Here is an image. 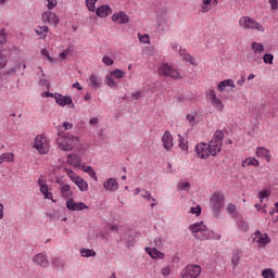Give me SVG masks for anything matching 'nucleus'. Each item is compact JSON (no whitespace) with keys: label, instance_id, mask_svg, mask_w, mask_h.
<instances>
[{"label":"nucleus","instance_id":"f257e3e1","mask_svg":"<svg viewBox=\"0 0 278 278\" xmlns=\"http://www.w3.org/2000/svg\"><path fill=\"white\" fill-rule=\"evenodd\" d=\"M56 144L61 151H73V149H79L80 142L79 137H75L70 134L62 135L61 131L58 132Z\"/></svg>","mask_w":278,"mask_h":278},{"label":"nucleus","instance_id":"f03ea898","mask_svg":"<svg viewBox=\"0 0 278 278\" xmlns=\"http://www.w3.org/2000/svg\"><path fill=\"white\" fill-rule=\"evenodd\" d=\"M189 229L197 240H210V238H212V230H210L203 222L191 225Z\"/></svg>","mask_w":278,"mask_h":278},{"label":"nucleus","instance_id":"7ed1b4c3","mask_svg":"<svg viewBox=\"0 0 278 278\" xmlns=\"http://www.w3.org/2000/svg\"><path fill=\"white\" fill-rule=\"evenodd\" d=\"M225 139V134L222 130H216L213 139L207 143L211 155L216 157L218 153L223 151V140Z\"/></svg>","mask_w":278,"mask_h":278},{"label":"nucleus","instance_id":"20e7f679","mask_svg":"<svg viewBox=\"0 0 278 278\" xmlns=\"http://www.w3.org/2000/svg\"><path fill=\"white\" fill-rule=\"evenodd\" d=\"M159 75H161V77H170V79H184L179 71L166 63L160 65Z\"/></svg>","mask_w":278,"mask_h":278},{"label":"nucleus","instance_id":"39448f33","mask_svg":"<svg viewBox=\"0 0 278 278\" xmlns=\"http://www.w3.org/2000/svg\"><path fill=\"white\" fill-rule=\"evenodd\" d=\"M35 149H37V151L41 155H47V153H49V149H51V143L49 142V139H47V136L38 135L35 138Z\"/></svg>","mask_w":278,"mask_h":278},{"label":"nucleus","instance_id":"423d86ee","mask_svg":"<svg viewBox=\"0 0 278 278\" xmlns=\"http://www.w3.org/2000/svg\"><path fill=\"white\" fill-rule=\"evenodd\" d=\"M240 27H243V29H256V31H265L264 26L262 24L257 23L255 20L243 16L239 21Z\"/></svg>","mask_w":278,"mask_h":278},{"label":"nucleus","instance_id":"0eeeda50","mask_svg":"<svg viewBox=\"0 0 278 278\" xmlns=\"http://www.w3.org/2000/svg\"><path fill=\"white\" fill-rule=\"evenodd\" d=\"M210 201L212 208L215 212V216H217L218 212H220L222 207L225 205V194L220 192H215L211 195Z\"/></svg>","mask_w":278,"mask_h":278},{"label":"nucleus","instance_id":"6e6552de","mask_svg":"<svg viewBox=\"0 0 278 278\" xmlns=\"http://www.w3.org/2000/svg\"><path fill=\"white\" fill-rule=\"evenodd\" d=\"M199 275H201L199 265H187L180 274L181 278H199Z\"/></svg>","mask_w":278,"mask_h":278},{"label":"nucleus","instance_id":"1a4fd4ad","mask_svg":"<svg viewBox=\"0 0 278 278\" xmlns=\"http://www.w3.org/2000/svg\"><path fill=\"white\" fill-rule=\"evenodd\" d=\"M207 96L211 100L213 108H215L217 112H223V110H225V104L223 103V100L216 97V91H214V89H210Z\"/></svg>","mask_w":278,"mask_h":278},{"label":"nucleus","instance_id":"9d476101","mask_svg":"<svg viewBox=\"0 0 278 278\" xmlns=\"http://www.w3.org/2000/svg\"><path fill=\"white\" fill-rule=\"evenodd\" d=\"M194 150L197 152L198 157H200L201 160H205L210 157V155H212L208 143H198Z\"/></svg>","mask_w":278,"mask_h":278},{"label":"nucleus","instance_id":"9b49d317","mask_svg":"<svg viewBox=\"0 0 278 278\" xmlns=\"http://www.w3.org/2000/svg\"><path fill=\"white\" fill-rule=\"evenodd\" d=\"M253 242H257L261 247H266V244H270V237L267 233H262V231L256 230L252 235Z\"/></svg>","mask_w":278,"mask_h":278},{"label":"nucleus","instance_id":"f8f14e48","mask_svg":"<svg viewBox=\"0 0 278 278\" xmlns=\"http://www.w3.org/2000/svg\"><path fill=\"white\" fill-rule=\"evenodd\" d=\"M54 99L58 105H61V108H65V105H71V108L75 110V104H73V98H71V96H62V93H55Z\"/></svg>","mask_w":278,"mask_h":278},{"label":"nucleus","instance_id":"ddd939ff","mask_svg":"<svg viewBox=\"0 0 278 278\" xmlns=\"http://www.w3.org/2000/svg\"><path fill=\"white\" fill-rule=\"evenodd\" d=\"M66 207L71 212H81V210H88V205H86L84 202H75L73 198L67 200Z\"/></svg>","mask_w":278,"mask_h":278},{"label":"nucleus","instance_id":"4468645a","mask_svg":"<svg viewBox=\"0 0 278 278\" xmlns=\"http://www.w3.org/2000/svg\"><path fill=\"white\" fill-rule=\"evenodd\" d=\"M41 194H43L45 199H52L53 194L49 192V185H47V179H45V176H40L37 181Z\"/></svg>","mask_w":278,"mask_h":278},{"label":"nucleus","instance_id":"2eb2a0df","mask_svg":"<svg viewBox=\"0 0 278 278\" xmlns=\"http://www.w3.org/2000/svg\"><path fill=\"white\" fill-rule=\"evenodd\" d=\"M42 23H49L50 25L56 26L60 23V18L53 12H45L41 16Z\"/></svg>","mask_w":278,"mask_h":278},{"label":"nucleus","instance_id":"dca6fc26","mask_svg":"<svg viewBox=\"0 0 278 278\" xmlns=\"http://www.w3.org/2000/svg\"><path fill=\"white\" fill-rule=\"evenodd\" d=\"M112 21L118 25H125V23H129V15L125 12L115 13L112 15Z\"/></svg>","mask_w":278,"mask_h":278},{"label":"nucleus","instance_id":"f3484780","mask_svg":"<svg viewBox=\"0 0 278 278\" xmlns=\"http://www.w3.org/2000/svg\"><path fill=\"white\" fill-rule=\"evenodd\" d=\"M162 142H163L164 149H166L167 151H170V149L175 147V144L173 143V135H170V131L167 130L164 132L162 137Z\"/></svg>","mask_w":278,"mask_h":278},{"label":"nucleus","instance_id":"a211bd4d","mask_svg":"<svg viewBox=\"0 0 278 278\" xmlns=\"http://www.w3.org/2000/svg\"><path fill=\"white\" fill-rule=\"evenodd\" d=\"M56 184L61 185V195L63 199H71L73 191H71V185L63 184L62 180L58 179Z\"/></svg>","mask_w":278,"mask_h":278},{"label":"nucleus","instance_id":"6ab92c4d","mask_svg":"<svg viewBox=\"0 0 278 278\" xmlns=\"http://www.w3.org/2000/svg\"><path fill=\"white\" fill-rule=\"evenodd\" d=\"M33 262L42 268H47L49 266V261L47 260V255L43 253H39L34 256Z\"/></svg>","mask_w":278,"mask_h":278},{"label":"nucleus","instance_id":"aec40b11","mask_svg":"<svg viewBox=\"0 0 278 278\" xmlns=\"http://www.w3.org/2000/svg\"><path fill=\"white\" fill-rule=\"evenodd\" d=\"M103 188L108 190V192H116L118 190V181L115 178H109L104 184Z\"/></svg>","mask_w":278,"mask_h":278},{"label":"nucleus","instance_id":"412c9836","mask_svg":"<svg viewBox=\"0 0 278 278\" xmlns=\"http://www.w3.org/2000/svg\"><path fill=\"white\" fill-rule=\"evenodd\" d=\"M96 14L100 16V18H105L112 14V8L108 4L101 5L96 10Z\"/></svg>","mask_w":278,"mask_h":278},{"label":"nucleus","instance_id":"4be33fe9","mask_svg":"<svg viewBox=\"0 0 278 278\" xmlns=\"http://www.w3.org/2000/svg\"><path fill=\"white\" fill-rule=\"evenodd\" d=\"M216 5H218V0H202L201 10L203 13L210 12Z\"/></svg>","mask_w":278,"mask_h":278},{"label":"nucleus","instance_id":"5701e85b","mask_svg":"<svg viewBox=\"0 0 278 278\" xmlns=\"http://www.w3.org/2000/svg\"><path fill=\"white\" fill-rule=\"evenodd\" d=\"M146 252L153 258V260H164V253H162L156 248H146Z\"/></svg>","mask_w":278,"mask_h":278},{"label":"nucleus","instance_id":"b1692460","mask_svg":"<svg viewBox=\"0 0 278 278\" xmlns=\"http://www.w3.org/2000/svg\"><path fill=\"white\" fill-rule=\"evenodd\" d=\"M89 86L94 90H99L101 88V78L97 76V74H91L89 76Z\"/></svg>","mask_w":278,"mask_h":278},{"label":"nucleus","instance_id":"393cba45","mask_svg":"<svg viewBox=\"0 0 278 278\" xmlns=\"http://www.w3.org/2000/svg\"><path fill=\"white\" fill-rule=\"evenodd\" d=\"M73 182L77 186V188L80 190V192H86L88 190V182L84 180L81 177H74Z\"/></svg>","mask_w":278,"mask_h":278},{"label":"nucleus","instance_id":"a878e982","mask_svg":"<svg viewBox=\"0 0 278 278\" xmlns=\"http://www.w3.org/2000/svg\"><path fill=\"white\" fill-rule=\"evenodd\" d=\"M67 163L75 168H79V166H81V159L77 154H68Z\"/></svg>","mask_w":278,"mask_h":278},{"label":"nucleus","instance_id":"bb28decb","mask_svg":"<svg viewBox=\"0 0 278 278\" xmlns=\"http://www.w3.org/2000/svg\"><path fill=\"white\" fill-rule=\"evenodd\" d=\"M256 155L257 157H265L266 162H270V151L266 148H257Z\"/></svg>","mask_w":278,"mask_h":278},{"label":"nucleus","instance_id":"cd10ccee","mask_svg":"<svg viewBox=\"0 0 278 278\" xmlns=\"http://www.w3.org/2000/svg\"><path fill=\"white\" fill-rule=\"evenodd\" d=\"M251 49L255 55H257L258 53H264V45L260 42L253 41L251 45Z\"/></svg>","mask_w":278,"mask_h":278},{"label":"nucleus","instance_id":"c85d7f7f","mask_svg":"<svg viewBox=\"0 0 278 278\" xmlns=\"http://www.w3.org/2000/svg\"><path fill=\"white\" fill-rule=\"evenodd\" d=\"M37 36H41V38H47V34H49V27L47 26H38L35 29Z\"/></svg>","mask_w":278,"mask_h":278},{"label":"nucleus","instance_id":"c756f323","mask_svg":"<svg viewBox=\"0 0 278 278\" xmlns=\"http://www.w3.org/2000/svg\"><path fill=\"white\" fill-rule=\"evenodd\" d=\"M233 268H238V265L240 264V251L239 250H235L232 252V258H231Z\"/></svg>","mask_w":278,"mask_h":278},{"label":"nucleus","instance_id":"7c9ffc66","mask_svg":"<svg viewBox=\"0 0 278 278\" xmlns=\"http://www.w3.org/2000/svg\"><path fill=\"white\" fill-rule=\"evenodd\" d=\"M84 173H88V175H90V177L92 179H94V181H98L99 179L97 178V173L94 172V169H92L91 166H86V165H83L81 166Z\"/></svg>","mask_w":278,"mask_h":278},{"label":"nucleus","instance_id":"2f4dec72","mask_svg":"<svg viewBox=\"0 0 278 278\" xmlns=\"http://www.w3.org/2000/svg\"><path fill=\"white\" fill-rule=\"evenodd\" d=\"M3 162H14V153H3L0 155V164Z\"/></svg>","mask_w":278,"mask_h":278},{"label":"nucleus","instance_id":"473e14b6","mask_svg":"<svg viewBox=\"0 0 278 278\" xmlns=\"http://www.w3.org/2000/svg\"><path fill=\"white\" fill-rule=\"evenodd\" d=\"M242 166H260V161H257L255 157H248L245 159V162L242 163Z\"/></svg>","mask_w":278,"mask_h":278},{"label":"nucleus","instance_id":"72a5a7b5","mask_svg":"<svg viewBox=\"0 0 278 278\" xmlns=\"http://www.w3.org/2000/svg\"><path fill=\"white\" fill-rule=\"evenodd\" d=\"M80 254L83 257H94L97 255V252L90 249H81Z\"/></svg>","mask_w":278,"mask_h":278},{"label":"nucleus","instance_id":"f704fd0d","mask_svg":"<svg viewBox=\"0 0 278 278\" xmlns=\"http://www.w3.org/2000/svg\"><path fill=\"white\" fill-rule=\"evenodd\" d=\"M105 84L109 86V88H116V81H114V76L112 74H109L105 76Z\"/></svg>","mask_w":278,"mask_h":278},{"label":"nucleus","instance_id":"c9c22d12","mask_svg":"<svg viewBox=\"0 0 278 278\" xmlns=\"http://www.w3.org/2000/svg\"><path fill=\"white\" fill-rule=\"evenodd\" d=\"M230 84H231V79L223 80L218 84L217 90H219V92H224L225 88L229 87Z\"/></svg>","mask_w":278,"mask_h":278},{"label":"nucleus","instance_id":"e433bc0d","mask_svg":"<svg viewBox=\"0 0 278 278\" xmlns=\"http://www.w3.org/2000/svg\"><path fill=\"white\" fill-rule=\"evenodd\" d=\"M21 66H23V64L17 62L13 67L9 68L5 72V75H8V76L14 75V73H16V71H20Z\"/></svg>","mask_w":278,"mask_h":278},{"label":"nucleus","instance_id":"4c0bfd02","mask_svg":"<svg viewBox=\"0 0 278 278\" xmlns=\"http://www.w3.org/2000/svg\"><path fill=\"white\" fill-rule=\"evenodd\" d=\"M179 149H181V151H188V141L186 139H184L181 137V135H179V144H178Z\"/></svg>","mask_w":278,"mask_h":278},{"label":"nucleus","instance_id":"58836bf2","mask_svg":"<svg viewBox=\"0 0 278 278\" xmlns=\"http://www.w3.org/2000/svg\"><path fill=\"white\" fill-rule=\"evenodd\" d=\"M270 197V190H262L258 192V199L262 202H264V199H268Z\"/></svg>","mask_w":278,"mask_h":278},{"label":"nucleus","instance_id":"ea45409f","mask_svg":"<svg viewBox=\"0 0 278 278\" xmlns=\"http://www.w3.org/2000/svg\"><path fill=\"white\" fill-rule=\"evenodd\" d=\"M111 75H113V77L116 79H123L125 77V72H123V70H114L111 72Z\"/></svg>","mask_w":278,"mask_h":278},{"label":"nucleus","instance_id":"a19ab883","mask_svg":"<svg viewBox=\"0 0 278 278\" xmlns=\"http://www.w3.org/2000/svg\"><path fill=\"white\" fill-rule=\"evenodd\" d=\"M262 277L263 278H275V273H273L271 268H267L262 271Z\"/></svg>","mask_w":278,"mask_h":278},{"label":"nucleus","instance_id":"79ce46f5","mask_svg":"<svg viewBox=\"0 0 278 278\" xmlns=\"http://www.w3.org/2000/svg\"><path fill=\"white\" fill-rule=\"evenodd\" d=\"M179 53L184 60H187V62H190V64H194V58L190 56V54H187L186 51L180 50Z\"/></svg>","mask_w":278,"mask_h":278},{"label":"nucleus","instance_id":"37998d69","mask_svg":"<svg viewBox=\"0 0 278 278\" xmlns=\"http://www.w3.org/2000/svg\"><path fill=\"white\" fill-rule=\"evenodd\" d=\"M96 4H97V0H86V5H87L89 12H94Z\"/></svg>","mask_w":278,"mask_h":278},{"label":"nucleus","instance_id":"c03bdc74","mask_svg":"<svg viewBox=\"0 0 278 278\" xmlns=\"http://www.w3.org/2000/svg\"><path fill=\"white\" fill-rule=\"evenodd\" d=\"M141 197H142V199H147L148 201H155V198H153L151 195V193L149 191H147L146 189L141 190Z\"/></svg>","mask_w":278,"mask_h":278},{"label":"nucleus","instance_id":"a18cd8bd","mask_svg":"<svg viewBox=\"0 0 278 278\" xmlns=\"http://www.w3.org/2000/svg\"><path fill=\"white\" fill-rule=\"evenodd\" d=\"M8 42V35L5 34V29L0 30V45L3 46Z\"/></svg>","mask_w":278,"mask_h":278},{"label":"nucleus","instance_id":"49530a36","mask_svg":"<svg viewBox=\"0 0 278 278\" xmlns=\"http://www.w3.org/2000/svg\"><path fill=\"white\" fill-rule=\"evenodd\" d=\"M177 188L180 192L184 190H190V182H179Z\"/></svg>","mask_w":278,"mask_h":278},{"label":"nucleus","instance_id":"de8ad7c7","mask_svg":"<svg viewBox=\"0 0 278 278\" xmlns=\"http://www.w3.org/2000/svg\"><path fill=\"white\" fill-rule=\"evenodd\" d=\"M273 60H275V56L273 54L266 53L263 56V61H264L265 64H273Z\"/></svg>","mask_w":278,"mask_h":278},{"label":"nucleus","instance_id":"09e8293b","mask_svg":"<svg viewBox=\"0 0 278 278\" xmlns=\"http://www.w3.org/2000/svg\"><path fill=\"white\" fill-rule=\"evenodd\" d=\"M102 62L103 64H105L106 66H112V64H114V60L108 55H104L102 58Z\"/></svg>","mask_w":278,"mask_h":278},{"label":"nucleus","instance_id":"8fccbe9b","mask_svg":"<svg viewBox=\"0 0 278 278\" xmlns=\"http://www.w3.org/2000/svg\"><path fill=\"white\" fill-rule=\"evenodd\" d=\"M47 3V8L48 10H53V8H55V5H58V0H46Z\"/></svg>","mask_w":278,"mask_h":278},{"label":"nucleus","instance_id":"3c124183","mask_svg":"<svg viewBox=\"0 0 278 278\" xmlns=\"http://www.w3.org/2000/svg\"><path fill=\"white\" fill-rule=\"evenodd\" d=\"M41 54L43 55V58H47L49 62L53 63V58H51V55L49 54V50H47V48H43L41 50Z\"/></svg>","mask_w":278,"mask_h":278},{"label":"nucleus","instance_id":"603ef678","mask_svg":"<svg viewBox=\"0 0 278 278\" xmlns=\"http://www.w3.org/2000/svg\"><path fill=\"white\" fill-rule=\"evenodd\" d=\"M161 275H163V277H168L170 276V266H165L161 269Z\"/></svg>","mask_w":278,"mask_h":278},{"label":"nucleus","instance_id":"864d4df0","mask_svg":"<svg viewBox=\"0 0 278 278\" xmlns=\"http://www.w3.org/2000/svg\"><path fill=\"white\" fill-rule=\"evenodd\" d=\"M190 213L195 214V216H201V206L191 207Z\"/></svg>","mask_w":278,"mask_h":278},{"label":"nucleus","instance_id":"5fc2aeb1","mask_svg":"<svg viewBox=\"0 0 278 278\" xmlns=\"http://www.w3.org/2000/svg\"><path fill=\"white\" fill-rule=\"evenodd\" d=\"M68 53H71V50H70V49L63 50V51L59 54L60 60H66V58H68Z\"/></svg>","mask_w":278,"mask_h":278},{"label":"nucleus","instance_id":"6e6d98bb","mask_svg":"<svg viewBox=\"0 0 278 278\" xmlns=\"http://www.w3.org/2000/svg\"><path fill=\"white\" fill-rule=\"evenodd\" d=\"M140 42H143V45H149L151 42L149 35H142L139 37Z\"/></svg>","mask_w":278,"mask_h":278},{"label":"nucleus","instance_id":"4d7b16f0","mask_svg":"<svg viewBox=\"0 0 278 278\" xmlns=\"http://www.w3.org/2000/svg\"><path fill=\"white\" fill-rule=\"evenodd\" d=\"M8 58L0 51V68H4Z\"/></svg>","mask_w":278,"mask_h":278},{"label":"nucleus","instance_id":"13d9d810","mask_svg":"<svg viewBox=\"0 0 278 278\" xmlns=\"http://www.w3.org/2000/svg\"><path fill=\"white\" fill-rule=\"evenodd\" d=\"M63 127L65 131H68V129H73V124L70 122H64Z\"/></svg>","mask_w":278,"mask_h":278},{"label":"nucleus","instance_id":"bf43d9fd","mask_svg":"<svg viewBox=\"0 0 278 278\" xmlns=\"http://www.w3.org/2000/svg\"><path fill=\"white\" fill-rule=\"evenodd\" d=\"M271 10H278V1L277 0H269Z\"/></svg>","mask_w":278,"mask_h":278},{"label":"nucleus","instance_id":"052dcab7","mask_svg":"<svg viewBox=\"0 0 278 278\" xmlns=\"http://www.w3.org/2000/svg\"><path fill=\"white\" fill-rule=\"evenodd\" d=\"M66 175L70 177V179L73 181L74 177H79L77 175H75V173H73V170L71 169H66Z\"/></svg>","mask_w":278,"mask_h":278},{"label":"nucleus","instance_id":"680f3d73","mask_svg":"<svg viewBox=\"0 0 278 278\" xmlns=\"http://www.w3.org/2000/svg\"><path fill=\"white\" fill-rule=\"evenodd\" d=\"M229 214H236V205L229 204L227 207Z\"/></svg>","mask_w":278,"mask_h":278},{"label":"nucleus","instance_id":"e2e57ef3","mask_svg":"<svg viewBox=\"0 0 278 278\" xmlns=\"http://www.w3.org/2000/svg\"><path fill=\"white\" fill-rule=\"evenodd\" d=\"M143 51L146 55H153V48L151 47H146Z\"/></svg>","mask_w":278,"mask_h":278},{"label":"nucleus","instance_id":"0e129e2a","mask_svg":"<svg viewBox=\"0 0 278 278\" xmlns=\"http://www.w3.org/2000/svg\"><path fill=\"white\" fill-rule=\"evenodd\" d=\"M211 238L213 240H220V235H218V233H216V232L211 230Z\"/></svg>","mask_w":278,"mask_h":278},{"label":"nucleus","instance_id":"69168bd1","mask_svg":"<svg viewBox=\"0 0 278 278\" xmlns=\"http://www.w3.org/2000/svg\"><path fill=\"white\" fill-rule=\"evenodd\" d=\"M98 124H99V118L98 117H92L89 121V125H91V126H94V125H98Z\"/></svg>","mask_w":278,"mask_h":278},{"label":"nucleus","instance_id":"338daca9","mask_svg":"<svg viewBox=\"0 0 278 278\" xmlns=\"http://www.w3.org/2000/svg\"><path fill=\"white\" fill-rule=\"evenodd\" d=\"M154 247H162V238L157 237L154 239Z\"/></svg>","mask_w":278,"mask_h":278},{"label":"nucleus","instance_id":"774afa93","mask_svg":"<svg viewBox=\"0 0 278 278\" xmlns=\"http://www.w3.org/2000/svg\"><path fill=\"white\" fill-rule=\"evenodd\" d=\"M140 94H142V92L137 91L135 93L131 94L132 99H136V101H138V99H140Z\"/></svg>","mask_w":278,"mask_h":278}]
</instances>
